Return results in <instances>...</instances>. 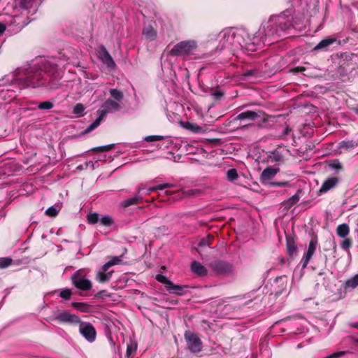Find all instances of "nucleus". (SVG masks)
<instances>
[{"mask_svg": "<svg viewBox=\"0 0 358 358\" xmlns=\"http://www.w3.org/2000/svg\"><path fill=\"white\" fill-rule=\"evenodd\" d=\"M34 106L31 107V109H34L36 108L42 110H48L53 108L54 104L53 102L50 101H45L43 102H40L38 104L31 103Z\"/></svg>", "mask_w": 358, "mask_h": 358, "instance_id": "obj_23", "label": "nucleus"}, {"mask_svg": "<svg viewBox=\"0 0 358 358\" xmlns=\"http://www.w3.org/2000/svg\"><path fill=\"white\" fill-rule=\"evenodd\" d=\"M345 354V352L340 351V352H337L333 353L331 355H329L325 357L324 358H339V357H342L343 355H344Z\"/></svg>", "mask_w": 358, "mask_h": 358, "instance_id": "obj_45", "label": "nucleus"}, {"mask_svg": "<svg viewBox=\"0 0 358 358\" xmlns=\"http://www.w3.org/2000/svg\"><path fill=\"white\" fill-rule=\"evenodd\" d=\"M299 201V196L297 194H295L290 197L285 203V206L287 208H290L292 206L294 205Z\"/></svg>", "mask_w": 358, "mask_h": 358, "instance_id": "obj_36", "label": "nucleus"}, {"mask_svg": "<svg viewBox=\"0 0 358 358\" xmlns=\"http://www.w3.org/2000/svg\"><path fill=\"white\" fill-rule=\"evenodd\" d=\"M337 235L341 238H345L350 233V228L347 224H341L337 227Z\"/></svg>", "mask_w": 358, "mask_h": 358, "instance_id": "obj_26", "label": "nucleus"}, {"mask_svg": "<svg viewBox=\"0 0 358 358\" xmlns=\"http://www.w3.org/2000/svg\"><path fill=\"white\" fill-rule=\"evenodd\" d=\"M156 280L166 285H169V282H171V280H169L166 276L158 274L156 276Z\"/></svg>", "mask_w": 358, "mask_h": 358, "instance_id": "obj_41", "label": "nucleus"}, {"mask_svg": "<svg viewBox=\"0 0 358 358\" xmlns=\"http://www.w3.org/2000/svg\"><path fill=\"white\" fill-rule=\"evenodd\" d=\"M227 179L230 181H233V180H235L236 179H237L238 174H237L236 170L234 169H231L228 170V171L227 173Z\"/></svg>", "mask_w": 358, "mask_h": 358, "instance_id": "obj_38", "label": "nucleus"}, {"mask_svg": "<svg viewBox=\"0 0 358 358\" xmlns=\"http://www.w3.org/2000/svg\"><path fill=\"white\" fill-rule=\"evenodd\" d=\"M338 180L336 177L327 179L320 189V193L323 194L334 188L338 183Z\"/></svg>", "mask_w": 358, "mask_h": 358, "instance_id": "obj_15", "label": "nucleus"}, {"mask_svg": "<svg viewBox=\"0 0 358 358\" xmlns=\"http://www.w3.org/2000/svg\"><path fill=\"white\" fill-rule=\"evenodd\" d=\"M258 117V115L253 111L248 110L245 112H243L238 115L236 117V120H255Z\"/></svg>", "mask_w": 358, "mask_h": 358, "instance_id": "obj_21", "label": "nucleus"}, {"mask_svg": "<svg viewBox=\"0 0 358 358\" xmlns=\"http://www.w3.org/2000/svg\"><path fill=\"white\" fill-rule=\"evenodd\" d=\"M336 41L334 38H328L322 40L314 48V50H326L327 47L332 45Z\"/></svg>", "mask_w": 358, "mask_h": 358, "instance_id": "obj_19", "label": "nucleus"}, {"mask_svg": "<svg viewBox=\"0 0 358 358\" xmlns=\"http://www.w3.org/2000/svg\"><path fill=\"white\" fill-rule=\"evenodd\" d=\"M137 350V344L136 342L133 341H130L129 343H127V356L129 357L131 356L134 352H136Z\"/></svg>", "mask_w": 358, "mask_h": 358, "instance_id": "obj_30", "label": "nucleus"}, {"mask_svg": "<svg viewBox=\"0 0 358 358\" xmlns=\"http://www.w3.org/2000/svg\"><path fill=\"white\" fill-rule=\"evenodd\" d=\"M78 169L79 170H84V169H87V168H85V163L83 164H80L79 165L78 167H77Z\"/></svg>", "mask_w": 358, "mask_h": 358, "instance_id": "obj_57", "label": "nucleus"}, {"mask_svg": "<svg viewBox=\"0 0 358 358\" xmlns=\"http://www.w3.org/2000/svg\"><path fill=\"white\" fill-rule=\"evenodd\" d=\"M292 26V17L283 13L279 15L272 16L263 25L259 34H264L266 37H271L275 34L280 35L281 31H285Z\"/></svg>", "mask_w": 358, "mask_h": 358, "instance_id": "obj_3", "label": "nucleus"}, {"mask_svg": "<svg viewBox=\"0 0 358 358\" xmlns=\"http://www.w3.org/2000/svg\"><path fill=\"white\" fill-rule=\"evenodd\" d=\"M121 108L120 103L110 99H106L97 111L98 117L86 129L85 133H89L98 127L108 113L119 111Z\"/></svg>", "mask_w": 358, "mask_h": 358, "instance_id": "obj_4", "label": "nucleus"}, {"mask_svg": "<svg viewBox=\"0 0 358 358\" xmlns=\"http://www.w3.org/2000/svg\"><path fill=\"white\" fill-rule=\"evenodd\" d=\"M303 71H305V68L301 66H298L291 70L293 73H299L303 72Z\"/></svg>", "mask_w": 358, "mask_h": 358, "instance_id": "obj_49", "label": "nucleus"}, {"mask_svg": "<svg viewBox=\"0 0 358 358\" xmlns=\"http://www.w3.org/2000/svg\"><path fill=\"white\" fill-rule=\"evenodd\" d=\"M154 188H155V187H150V188L147 189H146V192H145V193H146L147 194H150L152 192L156 191V189H154Z\"/></svg>", "mask_w": 358, "mask_h": 358, "instance_id": "obj_55", "label": "nucleus"}, {"mask_svg": "<svg viewBox=\"0 0 358 358\" xmlns=\"http://www.w3.org/2000/svg\"><path fill=\"white\" fill-rule=\"evenodd\" d=\"M166 193L167 194H169V195L171 194V192H169V191H166Z\"/></svg>", "mask_w": 358, "mask_h": 358, "instance_id": "obj_61", "label": "nucleus"}, {"mask_svg": "<svg viewBox=\"0 0 358 358\" xmlns=\"http://www.w3.org/2000/svg\"><path fill=\"white\" fill-rule=\"evenodd\" d=\"M143 35L148 40L153 41L157 37V31L151 26L144 27Z\"/></svg>", "mask_w": 358, "mask_h": 358, "instance_id": "obj_20", "label": "nucleus"}, {"mask_svg": "<svg viewBox=\"0 0 358 358\" xmlns=\"http://www.w3.org/2000/svg\"><path fill=\"white\" fill-rule=\"evenodd\" d=\"M156 190H163L164 189V184H160L158 185L155 186V188Z\"/></svg>", "mask_w": 358, "mask_h": 358, "instance_id": "obj_52", "label": "nucleus"}, {"mask_svg": "<svg viewBox=\"0 0 358 358\" xmlns=\"http://www.w3.org/2000/svg\"><path fill=\"white\" fill-rule=\"evenodd\" d=\"M332 166H333L334 168H336V169H337V168L341 167V164H340V163H339V162H334V163L332 164Z\"/></svg>", "mask_w": 358, "mask_h": 358, "instance_id": "obj_56", "label": "nucleus"}, {"mask_svg": "<svg viewBox=\"0 0 358 358\" xmlns=\"http://www.w3.org/2000/svg\"><path fill=\"white\" fill-rule=\"evenodd\" d=\"M187 288V286L174 285L172 282H169V285H166V289L170 294H174L179 296L183 295L184 290Z\"/></svg>", "mask_w": 358, "mask_h": 358, "instance_id": "obj_17", "label": "nucleus"}, {"mask_svg": "<svg viewBox=\"0 0 358 358\" xmlns=\"http://www.w3.org/2000/svg\"><path fill=\"white\" fill-rule=\"evenodd\" d=\"M213 239V237L212 236L208 235V236L206 238H203L199 241V243L198 244V247L200 248H205V247H209Z\"/></svg>", "mask_w": 358, "mask_h": 358, "instance_id": "obj_33", "label": "nucleus"}, {"mask_svg": "<svg viewBox=\"0 0 358 358\" xmlns=\"http://www.w3.org/2000/svg\"><path fill=\"white\" fill-rule=\"evenodd\" d=\"M113 148V144H109L107 145L99 146L94 148L95 150L99 152H107Z\"/></svg>", "mask_w": 358, "mask_h": 358, "instance_id": "obj_44", "label": "nucleus"}, {"mask_svg": "<svg viewBox=\"0 0 358 358\" xmlns=\"http://www.w3.org/2000/svg\"><path fill=\"white\" fill-rule=\"evenodd\" d=\"M85 168H88V167H90V169L92 170H94V164L93 163V162L92 161H89V162H86L85 163Z\"/></svg>", "mask_w": 358, "mask_h": 358, "instance_id": "obj_50", "label": "nucleus"}, {"mask_svg": "<svg viewBox=\"0 0 358 358\" xmlns=\"http://www.w3.org/2000/svg\"><path fill=\"white\" fill-rule=\"evenodd\" d=\"M358 286V274L354 275L352 278L348 279L345 282L346 288L355 289Z\"/></svg>", "mask_w": 358, "mask_h": 358, "instance_id": "obj_28", "label": "nucleus"}, {"mask_svg": "<svg viewBox=\"0 0 358 358\" xmlns=\"http://www.w3.org/2000/svg\"><path fill=\"white\" fill-rule=\"evenodd\" d=\"M123 261V255L120 256H113L110 257V259L103 264L108 269L115 265L121 264Z\"/></svg>", "mask_w": 358, "mask_h": 358, "instance_id": "obj_22", "label": "nucleus"}, {"mask_svg": "<svg viewBox=\"0 0 358 358\" xmlns=\"http://www.w3.org/2000/svg\"><path fill=\"white\" fill-rule=\"evenodd\" d=\"M6 30V25L3 23H0V35H1Z\"/></svg>", "mask_w": 358, "mask_h": 358, "instance_id": "obj_51", "label": "nucleus"}, {"mask_svg": "<svg viewBox=\"0 0 358 358\" xmlns=\"http://www.w3.org/2000/svg\"><path fill=\"white\" fill-rule=\"evenodd\" d=\"M358 145L356 141H343L339 143V148L345 150H350Z\"/></svg>", "mask_w": 358, "mask_h": 358, "instance_id": "obj_25", "label": "nucleus"}, {"mask_svg": "<svg viewBox=\"0 0 358 358\" xmlns=\"http://www.w3.org/2000/svg\"><path fill=\"white\" fill-rule=\"evenodd\" d=\"M137 194L132 198L127 199L122 201V206L124 208L129 207L131 205H134L138 203V201L143 199L142 196L140 195V193L143 190V188L140 186L138 187Z\"/></svg>", "mask_w": 358, "mask_h": 358, "instance_id": "obj_16", "label": "nucleus"}, {"mask_svg": "<svg viewBox=\"0 0 358 358\" xmlns=\"http://www.w3.org/2000/svg\"><path fill=\"white\" fill-rule=\"evenodd\" d=\"M214 96L217 98H220L222 96V94L220 92H216L214 93Z\"/></svg>", "mask_w": 358, "mask_h": 358, "instance_id": "obj_58", "label": "nucleus"}, {"mask_svg": "<svg viewBox=\"0 0 358 358\" xmlns=\"http://www.w3.org/2000/svg\"><path fill=\"white\" fill-rule=\"evenodd\" d=\"M189 349L193 352H199L201 350V342L196 334H185Z\"/></svg>", "mask_w": 358, "mask_h": 358, "instance_id": "obj_9", "label": "nucleus"}, {"mask_svg": "<svg viewBox=\"0 0 358 358\" xmlns=\"http://www.w3.org/2000/svg\"><path fill=\"white\" fill-rule=\"evenodd\" d=\"M352 327H355V328H358V322H356V323H354L352 324Z\"/></svg>", "mask_w": 358, "mask_h": 358, "instance_id": "obj_60", "label": "nucleus"}, {"mask_svg": "<svg viewBox=\"0 0 358 358\" xmlns=\"http://www.w3.org/2000/svg\"><path fill=\"white\" fill-rule=\"evenodd\" d=\"M113 273V271H109V269L104 265L96 272L95 280L100 283H105L108 282Z\"/></svg>", "mask_w": 358, "mask_h": 358, "instance_id": "obj_11", "label": "nucleus"}, {"mask_svg": "<svg viewBox=\"0 0 358 358\" xmlns=\"http://www.w3.org/2000/svg\"><path fill=\"white\" fill-rule=\"evenodd\" d=\"M64 59L39 58L26 67L17 69L7 76L9 84L0 87V97L10 101L16 96V92L27 87L45 86L53 90L58 89L63 76Z\"/></svg>", "mask_w": 358, "mask_h": 358, "instance_id": "obj_1", "label": "nucleus"}, {"mask_svg": "<svg viewBox=\"0 0 358 358\" xmlns=\"http://www.w3.org/2000/svg\"><path fill=\"white\" fill-rule=\"evenodd\" d=\"M71 280L75 287L80 290L88 291L92 287V282L83 276L80 271H76L72 275Z\"/></svg>", "mask_w": 358, "mask_h": 358, "instance_id": "obj_6", "label": "nucleus"}, {"mask_svg": "<svg viewBox=\"0 0 358 358\" xmlns=\"http://www.w3.org/2000/svg\"><path fill=\"white\" fill-rule=\"evenodd\" d=\"M271 185L278 186V187H285V186L288 185V182H273L271 183Z\"/></svg>", "mask_w": 358, "mask_h": 358, "instance_id": "obj_48", "label": "nucleus"}, {"mask_svg": "<svg viewBox=\"0 0 358 358\" xmlns=\"http://www.w3.org/2000/svg\"><path fill=\"white\" fill-rule=\"evenodd\" d=\"M71 296V291L69 289H62L59 293V296L64 299H69Z\"/></svg>", "mask_w": 358, "mask_h": 358, "instance_id": "obj_40", "label": "nucleus"}, {"mask_svg": "<svg viewBox=\"0 0 358 358\" xmlns=\"http://www.w3.org/2000/svg\"><path fill=\"white\" fill-rule=\"evenodd\" d=\"M99 222H101V224L102 225L106 226V227H109L113 224V220L108 215L102 216V217L100 218Z\"/></svg>", "mask_w": 358, "mask_h": 358, "instance_id": "obj_37", "label": "nucleus"}, {"mask_svg": "<svg viewBox=\"0 0 358 358\" xmlns=\"http://www.w3.org/2000/svg\"><path fill=\"white\" fill-rule=\"evenodd\" d=\"M287 249H288L289 255H292L296 250V247L294 246V244H291V243H288L287 244Z\"/></svg>", "mask_w": 358, "mask_h": 358, "instance_id": "obj_47", "label": "nucleus"}, {"mask_svg": "<svg viewBox=\"0 0 358 358\" xmlns=\"http://www.w3.org/2000/svg\"><path fill=\"white\" fill-rule=\"evenodd\" d=\"M252 71H247V72L244 73V74H243V75H244L245 76H250V75H252Z\"/></svg>", "mask_w": 358, "mask_h": 358, "instance_id": "obj_59", "label": "nucleus"}, {"mask_svg": "<svg viewBox=\"0 0 358 358\" xmlns=\"http://www.w3.org/2000/svg\"><path fill=\"white\" fill-rule=\"evenodd\" d=\"M316 245H317V241L315 239H312L308 245V250L306 253L304 255V256L302 258V264L303 267L305 268L308 265L310 259H311L312 256L315 253V251L316 250Z\"/></svg>", "mask_w": 358, "mask_h": 358, "instance_id": "obj_14", "label": "nucleus"}, {"mask_svg": "<svg viewBox=\"0 0 358 358\" xmlns=\"http://www.w3.org/2000/svg\"><path fill=\"white\" fill-rule=\"evenodd\" d=\"M217 40L219 41V48L220 50L229 45L238 48H245L247 50H254V46L259 43L257 36H254L252 39L248 33L244 31L235 33L231 29H224L220 31Z\"/></svg>", "mask_w": 358, "mask_h": 358, "instance_id": "obj_2", "label": "nucleus"}, {"mask_svg": "<svg viewBox=\"0 0 358 358\" xmlns=\"http://www.w3.org/2000/svg\"><path fill=\"white\" fill-rule=\"evenodd\" d=\"M176 185L173 183H164V187L165 189L174 187Z\"/></svg>", "mask_w": 358, "mask_h": 358, "instance_id": "obj_53", "label": "nucleus"}, {"mask_svg": "<svg viewBox=\"0 0 358 358\" xmlns=\"http://www.w3.org/2000/svg\"><path fill=\"white\" fill-rule=\"evenodd\" d=\"M291 129L289 127H287L283 131V135H287L290 133Z\"/></svg>", "mask_w": 358, "mask_h": 358, "instance_id": "obj_54", "label": "nucleus"}, {"mask_svg": "<svg viewBox=\"0 0 358 358\" xmlns=\"http://www.w3.org/2000/svg\"><path fill=\"white\" fill-rule=\"evenodd\" d=\"M99 54V58L107 69L110 71H114L116 69V64L106 48L101 47Z\"/></svg>", "mask_w": 358, "mask_h": 358, "instance_id": "obj_8", "label": "nucleus"}, {"mask_svg": "<svg viewBox=\"0 0 358 358\" xmlns=\"http://www.w3.org/2000/svg\"><path fill=\"white\" fill-rule=\"evenodd\" d=\"M13 259L10 257H1L0 258V268H6L11 265Z\"/></svg>", "mask_w": 358, "mask_h": 358, "instance_id": "obj_34", "label": "nucleus"}, {"mask_svg": "<svg viewBox=\"0 0 358 358\" xmlns=\"http://www.w3.org/2000/svg\"><path fill=\"white\" fill-rule=\"evenodd\" d=\"M196 49L197 43L196 41H184L174 45L170 53L173 56H185L192 54Z\"/></svg>", "mask_w": 358, "mask_h": 358, "instance_id": "obj_5", "label": "nucleus"}, {"mask_svg": "<svg viewBox=\"0 0 358 358\" xmlns=\"http://www.w3.org/2000/svg\"><path fill=\"white\" fill-rule=\"evenodd\" d=\"M79 332L90 343L96 339V331L91 323L80 322Z\"/></svg>", "mask_w": 358, "mask_h": 358, "instance_id": "obj_7", "label": "nucleus"}, {"mask_svg": "<svg viewBox=\"0 0 358 358\" xmlns=\"http://www.w3.org/2000/svg\"><path fill=\"white\" fill-rule=\"evenodd\" d=\"M109 93L110 96L114 99L113 101H117L118 103H120V101L124 98L123 92L117 89H110L109 90Z\"/></svg>", "mask_w": 358, "mask_h": 358, "instance_id": "obj_27", "label": "nucleus"}, {"mask_svg": "<svg viewBox=\"0 0 358 358\" xmlns=\"http://www.w3.org/2000/svg\"><path fill=\"white\" fill-rule=\"evenodd\" d=\"M352 245V242L349 238H345L341 243V247L343 250H348Z\"/></svg>", "mask_w": 358, "mask_h": 358, "instance_id": "obj_43", "label": "nucleus"}, {"mask_svg": "<svg viewBox=\"0 0 358 358\" xmlns=\"http://www.w3.org/2000/svg\"><path fill=\"white\" fill-rule=\"evenodd\" d=\"M61 207L59 206H52L45 210V214L50 217H55L59 212Z\"/></svg>", "mask_w": 358, "mask_h": 358, "instance_id": "obj_32", "label": "nucleus"}, {"mask_svg": "<svg viewBox=\"0 0 358 358\" xmlns=\"http://www.w3.org/2000/svg\"><path fill=\"white\" fill-rule=\"evenodd\" d=\"M18 17L17 16H15L14 17V22L17 24V26H19V28H22L23 27H24L25 25L28 24L29 22H21L20 21H18Z\"/></svg>", "mask_w": 358, "mask_h": 358, "instance_id": "obj_46", "label": "nucleus"}, {"mask_svg": "<svg viewBox=\"0 0 358 358\" xmlns=\"http://www.w3.org/2000/svg\"><path fill=\"white\" fill-rule=\"evenodd\" d=\"M357 113H358V108L355 109Z\"/></svg>", "mask_w": 358, "mask_h": 358, "instance_id": "obj_62", "label": "nucleus"}, {"mask_svg": "<svg viewBox=\"0 0 358 358\" xmlns=\"http://www.w3.org/2000/svg\"><path fill=\"white\" fill-rule=\"evenodd\" d=\"M72 306L78 310L87 313L89 310L90 306L85 303H72Z\"/></svg>", "mask_w": 358, "mask_h": 358, "instance_id": "obj_31", "label": "nucleus"}, {"mask_svg": "<svg viewBox=\"0 0 358 358\" xmlns=\"http://www.w3.org/2000/svg\"><path fill=\"white\" fill-rule=\"evenodd\" d=\"M85 107L84 106V105L79 103H77L73 107V113L77 117H82L85 115Z\"/></svg>", "mask_w": 358, "mask_h": 358, "instance_id": "obj_29", "label": "nucleus"}, {"mask_svg": "<svg viewBox=\"0 0 358 358\" xmlns=\"http://www.w3.org/2000/svg\"><path fill=\"white\" fill-rule=\"evenodd\" d=\"M210 267L220 274L229 273L231 270V265L224 261L213 262L210 264Z\"/></svg>", "mask_w": 358, "mask_h": 358, "instance_id": "obj_12", "label": "nucleus"}, {"mask_svg": "<svg viewBox=\"0 0 358 358\" xmlns=\"http://www.w3.org/2000/svg\"><path fill=\"white\" fill-rule=\"evenodd\" d=\"M279 171L278 168H275L273 166H268L265 169L261 176L260 180L262 183L268 182L271 179H272Z\"/></svg>", "mask_w": 358, "mask_h": 358, "instance_id": "obj_13", "label": "nucleus"}, {"mask_svg": "<svg viewBox=\"0 0 358 358\" xmlns=\"http://www.w3.org/2000/svg\"><path fill=\"white\" fill-rule=\"evenodd\" d=\"M164 138V136L159 135L147 136L144 138V141L147 142L158 141H162Z\"/></svg>", "mask_w": 358, "mask_h": 358, "instance_id": "obj_39", "label": "nucleus"}, {"mask_svg": "<svg viewBox=\"0 0 358 358\" xmlns=\"http://www.w3.org/2000/svg\"><path fill=\"white\" fill-rule=\"evenodd\" d=\"M181 125L183 128L189 130L194 133H200L203 129L197 124L190 123L189 122H181Z\"/></svg>", "mask_w": 358, "mask_h": 358, "instance_id": "obj_24", "label": "nucleus"}, {"mask_svg": "<svg viewBox=\"0 0 358 358\" xmlns=\"http://www.w3.org/2000/svg\"><path fill=\"white\" fill-rule=\"evenodd\" d=\"M55 320L64 323H69V324H78L80 323V320L75 314H71L67 311L62 312L59 314H57L55 317Z\"/></svg>", "mask_w": 358, "mask_h": 358, "instance_id": "obj_10", "label": "nucleus"}, {"mask_svg": "<svg viewBox=\"0 0 358 358\" xmlns=\"http://www.w3.org/2000/svg\"><path fill=\"white\" fill-rule=\"evenodd\" d=\"M196 189H190L188 191L182 190L181 192H178V193L181 194V197H186L193 196L196 193Z\"/></svg>", "mask_w": 358, "mask_h": 358, "instance_id": "obj_42", "label": "nucleus"}, {"mask_svg": "<svg viewBox=\"0 0 358 358\" xmlns=\"http://www.w3.org/2000/svg\"><path fill=\"white\" fill-rule=\"evenodd\" d=\"M192 272L199 276H205L207 274L206 268L200 262L194 261L191 264Z\"/></svg>", "mask_w": 358, "mask_h": 358, "instance_id": "obj_18", "label": "nucleus"}, {"mask_svg": "<svg viewBox=\"0 0 358 358\" xmlns=\"http://www.w3.org/2000/svg\"><path fill=\"white\" fill-rule=\"evenodd\" d=\"M100 218L97 213H90L87 215V221L90 224H94L99 222Z\"/></svg>", "mask_w": 358, "mask_h": 358, "instance_id": "obj_35", "label": "nucleus"}]
</instances>
